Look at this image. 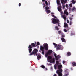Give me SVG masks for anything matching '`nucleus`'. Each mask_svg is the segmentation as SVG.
I'll return each mask as SVG.
<instances>
[{
    "instance_id": "4",
    "label": "nucleus",
    "mask_w": 76,
    "mask_h": 76,
    "mask_svg": "<svg viewBox=\"0 0 76 76\" xmlns=\"http://www.w3.org/2000/svg\"><path fill=\"white\" fill-rule=\"evenodd\" d=\"M38 50L37 49H34L33 51L29 54V56H32L34 54V56H37V52H38Z\"/></svg>"
},
{
    "instance_id": "15",
    "label": "nucleus",
    "mask_w": 76,
    "mask_h": 76,
    "mask_svg": "<svg viewBox=\"0 0 76 76\" xmlns=\"http://www.w3.org/2000/svg\"><path fill=\"white\" fill-rule=\"evenodd\" d=\"M64 28H69V27L68 26V24H67L66 23H64Z\"/></svg>"
},
{
    "instance_id": "18",
    "label": "nucleus",
    "mask_w": 76,
    "mask_h": 76,
    "mask_svg": "<svg viewBox=\"0 0 76 76\" xmlns=\"http://www.w3.org/2000/svg\"><path fill=\"white\" fill-rule=\"evenodd\" d=\"M41 58V56L40 55H38L37 56V58L38 60H39Z\"/></svg>"
},
{
    "instance_id": "41",
    "label": "nucleus",
    "mask_w": 76,
    "mask_h": 76,
    "mask_svg": "<svg viewBox=\"0 0 76 76\" xmlns=\"http://www.w3.org/2000/svg\"><path fill=\"white\" fill-rule=\"evenodd\" d=\"M66 63V61H63V63L64 64V63Z\"/></svg>"
},
{
    "instance_id": "32",
    "label": "nucleus",
    "mask_w": 76,
    "mask_h": 76,
    "mask_svg": "<svg viewBox=\"0 0 76 76\" xmlns=\"http://www.w3.org/2000/svg\"><path fill=\"white\" fill-rule=\"evenodd\" d=\"M41 67L43 69H45V66H44V65H42L41 66Z\"/></svg>"
},
{
    "instance_id": "48",
    "label": "nucleus",
    "mask_w": 76,
    "mask_h": 76,
    "mask_svg": "<svg viewBox=\"0 0 76 76\" xmlns=\"http://www.w3.org/2000/svg\"><path fill=\"white\" fill-rule=\"evenodd\" d=\"M38 45L37 44V45H35V47H37V46H38Z\"/></svg>"
},
{
    "instance_id": "14",
    "label": "nucleus",
    "mask_w": 76,
    "mask_h": 76,
    "mask_svg": "<svg viewBox=\"0 0 76 76\" xmlns=\"http://www.w3.org/2000/svg\"><path fill=\"white\" fill-rule=\"evenodd\" d=\"M62 16L63 19H64L65 20H66V15H62Z\"/></svg>"
},
{
    "instance_id": "19",
    "label": "nucleus",
    "mask_w": 76,
    "mask_h": 76,
    "mask_svg": "<svg viewBox=\"0 0 76 76\" xmlns=\"http://www.w3.org/2000/svg\"><path fill=\"white\" fill-rule=\"evenodd\" d=\"M44 50V48L43 47L41 46V45L40 46V50L41 51L42 50Z\"/></svg>"
},
{
    "instance_id": "49",
    "label": "nucleus",
    "mask_w": 76,
    "mask_h": 76,
    "mask_svg": "<svg viewBox=\"0 0 76 76\" xmlns=\"http://www.w3.org/2000/svg\"><path fill=\"white\" fill-rule=\"evenodd\" d=\"M48 70V69H47V68H45V70Z\"/></svg>"
},
{
    "instance_id": "10",
    "label": "nucleus",
    "mask_w": 76,
    "mask_h": 76,
    "mask_svg": "<svg viewBox=\"0 0 76 76\" xmlns=\"http://www.w3.org/2000/svg\"><path fill=\"white\" fill-rule=\"evenodd\" d=\"M62 48V47L60 45H58L56 48L57 50H61Z\"/></svg>"
},
{
    "instance_id": "34",
    "label": "nucleus",
    "mask_w": 76,
    "mask_h": 76,
    "mask_svg": "<svg viewBox=\"0 0 76 76\" xmlns=\"http://www.w3.org/2000/svg\"><path fill=\"white\" fill-rule=\"evenodd\" d=\"M69 11H72V8L70 7H69Z\"/></svg>"
},
{
    "instance_id": "39",
    "label": "nucleus",
    "mask_w": 76,
    "mask_h": 76,
    "mask_svg": "<svg viewBox=\"0 0 76 76\" xmlns=\"http://www.w3.org/2000/svg\"><path fill=\"white\" fill-rule=\"evenodd\" d=\"M64 32H67V30H66V29H64Z\"/></svg>"
},
{
    "instance_id": "35",
    "label": "nucleus",
    "mask_w": 76,
    "mask_h": 76,
    "mask_svg": "<svg viewBox=\"0 0 76 76\" xmlns=\"http://www.w3.org/2000/svg\"><path fill=\"white\" fill-rule=\"evenodd\" d=\"M69 19H70V21H72V20L73 18L72 17H69Z\"/></svg>"
},
{
    "instance_id": "45",
    "label": "nucleus",
    "mask_w": 76,
    "mask_h": 76,
    "mask_svg": "<svg viewBox=\"0 0 76 76\" xmlns=\"http://www.w3.org/2000/svg\"><path fill=\"white\" fill-rule=\"evenodd\" d=\"M68 75H69V73H67V74L65 75V76H68Z\"/></svg>"
},
{
    "instance_id": "33",
    "label": "nucleus",
    "mask_w": 76,
    "mask_h": 76,
    "mask_svg": "<svg viewBox=\"0 0 76 76\" xmlns=\"http://www.w3.org/2000/svg\"><path fill=\"white\" fill-rule=\"evenodd\" d=\"M45 3L46 6H47L48 5V2H47V1H45Z\"/></svg>"
},
{
    "instance_id": "44",
    "label": "nucleus",
    "mask_w": 76,
    "mask_h": 76,
    "mask_svg": "<svg viewBox=\"0 0 76 76\" xmlns=\"http://www.w3.org/2000/svg\"><path fill=\"white\" fill-rule=\"evenodd\" d=\"M66 22L67 23H69V20H67Z\"/></svg>"
},
{
    "instance_id": "52",
    "label": "nucleus",
    "mask_w": 76,
    "mask_h": 76,
    "mask_svg": "<svg viewBox=\"0 0 76 76\" xmlns=\"http://www.w3.org/2000/svg\"><path fill=\"white\" fill-rule=\"evenodd\" d=\"M52 16H53V17L54 18H55V16H54V15H53Z\"/></svg>"
},
{
    "instance_id": "55",
    "label": "nucleus",
    "mask_w": 76,
    "mask_h": 76,
    "mask_svg": "<svg viewBox=\"0 0 76 76\" xmlns=\"http://www.w3.org/2000/svg\"><path fill=\"white\" fill-rule=\"evenodd\" d=\"M67 1V0H65V1Z\"/></svg>"
},
{
    "instance_id": "54",
    "label": "nucleus",
    "mask_w": 76,
    "mask_h": 76,
    "mask_svg": "<svg viewBox=\"0 0 76 76\" xmlns=\"http://www.w3.org/2000/svg\"><path fill=\"white\" fill-rule=\"evenodd\" d=\"M35 44H37V43H36V42H35Z\"/></svg>"
},
{
    "instance_id": "11",
    "label": "nucleus",
    "mask_w": 76,
    "mask_h": 76,
    "mask_svg": "<svg viewBox=\"0 0 76 76\" xmlns=\"http://www.w3.org/2000/svg\"><path fill=\"white\" fill-rule=\"evenodd\" d=\"M64 14L65 15H66L67 16H68V15H69V13L67 11V10H65L64 11Z\"/></svg>"
},
{
    "instance_id": "38",
    "label": "nucleus",
    "mask_w": 76,
    "mask_h": 76,
    "mask_svg": "<svg viewBox=\"0 0 76 76\" xmlns=\"http://www.w3.org/2000/svg\"><path fill=\"white\" fill-rule=\"evenodd\" d=\"M60 3V1H59V0H57V4Z\"/></svg>"
},
{
    "instance_id": "3",
    "label": "nucleus",
    "mask_w": 76,
    "mask_h": 76,
    "mask_svg": "<svg viewBox=\"0 0 76 76\" xmlns=\"http://www.w3.org/2000/svg\"><path fill=\"white\" fill-rule=\"evenodd\" d=\"M52 22L53 24H56V23H60V21L58 19H56L54 18L52 19Z\"/></svg>"
},
{
    "instance_id": "42",
    "label": "nucleus",
    "mask_w": 76,
    "mask_h": 76,
    "mask_svg": "<svg viewBox=\"0 0 76 76\" xmlns=\"http://www.w3.org/2000/svg\"><path fill=\"white\" fill-rule=\"evenodd\" d=\"M65 6L66 7L67 9V8L68 7V5H67V4H66L65 5Z\"/></svg>"
},
{
    "instance_id": "46",
    "label": "nucleus",
    "mask_w": 76,
    "mask_h": 76,
    "mask_svg": "<svg viewBox=\"0 0 76 76\" xmlns=\"http://www.w3.org/2000/svg\"><path fill=\"white\" fill-rule=\"evenodd\" d=\"M58 23V26H59V27H60V24H59V23Z\"/></svg>"
},
{
    "instance_id": "51",
    "label": "nucleus",
    "mask_w": 76,
    "mask_h": 76,
    "mask_svg": "<svg viewBox=\"0 0 76 76\" xmlns=\"http://www.w3.org/2000/svg\"><path fill=\"white\" fill-rule=\"evenodd\" d=\"M43 3H44V2H45V0H42Z\"/></svg>"
},
{
    "instance_id": "21",
    "label": "nucleus",
    "mask_w": 76,
    "mask_h": 76,
    "mask_svg": "<svg viewBox=\"0 0 76 76\" xmlns=\"http://www.w3.org/2000/svg\"><path fill=\"white\" fill-rule=\"evenodd\" d=\"M72 11H73H73H76V8L75 7H73L72 9Z\"/></svg>"
},
{
    "instance_id": "53",
    "label": "nucleus",
    "mask_w": 76,
    "mask_h": 76,
    "mask_svg": "<svg viewBox=\"0 0 76 76\" xmlns=\"http://www.w3.org/2000/svg\"><path fill=\"white\" fill-rule=\"evenodd\" d=\"M71 70H73V68H71Z\"/></svg>"
},
{
    "instance_id": "20",
    "label": "nucleus",
    "mask_w": 76,
    "mask_h": 76,
    "mask_svg": "<svg viewBox=\"0 0 76 76\" xmlns=\"http://www.w3.org/2000/svg\"><path fill=\"white\" fill-rule=\"evenodd\" d=\"M67 55L68 56H70L71 55V53L68 52L67 53Z\"/></svg>"
},
{
    "instance_id": "13",
    "label": "nucleus",
    "mask_w": 76,
    "mask_h": 76,
    "mask_svg": "<svg viewBox=\"0 0 76 76\" xmlns=\"http://www.w3.org/2000/svg\"><path fill=\"white\" fill-rule=\"evenodd\" d=\"M72 65L73 67H75L76 66V63L75 62H72Z\"/></svg>"
},
{
    "instance_id": "12",
    "label": "nucleus",
    "mask_w": 76,
    "mask_h": 76,
    "mask_svg": "<svg viewBox=\"0 0 76 76\" xmlns=\"http://www.w3.org/2000/svg\"><path fill=\"white\" fill-rule=\"evenodd\" d=\"M49 55H50L51 53H53V51L51 50H50L47 52Z\"/></svg>"
},
{
    "instance_id": "8",
    "label": "nucleus",
    "mask_w": 76,
    "mask_h": 76,
    "mask_svg": "<svg viewBox=\"0 0 76 76\" xmlns=\"http://www.w3.org/2000/svg\"><path fill=\"white\" fill-rule=\"evenodd\" d=\"M61 3L62 4V6L63 9H64V8H65V5L64 4H63V3H66V1H64V0H61Z\"/></svg>"
},
{
    "instance_id": "29",
    "label": "nucleus",
    "mask_w": 76,
    "mask_h": 76,
    "mask_svg": "<svg viewBox=\"0 0 76 76\" xmlns=\"http://www.w3.org/2000/svg\"><path fill=\"white\" fill-rule=\"evenodd\" d=\"M53 45H54V46L55 47H57V45L54 43H53Z\"/></svg>"
},
{
    "instance_id": "27",
    "label": "nucleus",
    "mask_w": 76,
    "mask_h": 76,
    "mask_svg": "<svg viewBox=\"0 0 76 76\" xmlns=\"http://www.w3.org/2000/svg\"><path fill=\"white\" fill-rule=\"evenodd\" d=\"M48 53L47 52L45 55V57H48Z\"/></svg>"
},
{
    "instance_id": "7",
    "label": "nucleus",
    "mask_w": 76,
    "mask_h": 76,
    "mask_svg": "<svg viewBox=\"0 0 76 76\" xmlns=\"http://www.w3.org/2000/svg\"><path fill=\"white\" fill-rule=\"evenodd\" d=\"M48 58L50 60V63H54V60L52 59V57L51 56H49L48 57Z\"/></svg>"
},
{
    "instance_id": "26",
    "label": "nucleus",
    "mask_w": 76,
    "mask_h": 76,
    "mask_svg": "<svg viewBox=\"0 0 76 76\" xmlns=\"http://www.w3.org/2000/svg\"><path fill=\"white\" fill-rule=\"evenodd\" d=\"M58 32L59 34H60V35H61L62 34H63V33H62V32H61V31H58Z\"/></svg>"
},
{
    "instance_id": "25",
    "label": "nucleus",
    "mask_w": 76,
    "mask_h": 76,
    "mask_svg": "<svg viewBox=\"0 0 76 76\" xmlns=\"http://www.w3.org/2000/svg\"><path fill=\"white\" fill-rule=\"evenodd\" d=\"M45 8L46 9V10H48L49 9V7L48 6L46 7Z\"/></svg>"
},
{
    "instance_id": "22",
    "label": "nucleus",
    "mask_w": 76,
    "mask_h": 76,
    "mask_svg": "<svg viewBox=\"0 0 76 76\" xmlns=\"http://www.w3.org/2000/svg\"><path fill=\"white\" fill-rule=\"evenodd\" d=\"M46 12H47V14H48L49 13H51V11L50 10H46Z\"/></svg>"
},
{
    "instance_id": "31",
    "label": "nucleus",
    "mask_w": 76,
    "mask_h": 76,
    "mask_svg": "<svg viewBox=\"0 0 76 76\" xmlns=\"http://www.w3.org/2000/svg\"><path fill=\"white\" fill-rule=\"evenodd\" d=\"M75 0H72V3L73 4H75L76 3V1H75Z\"/></svg>"
},
{
    "instance_id": "30",
    "label": "nucleus",
    "mask_w": 76,
    "mask_h": 76,
    "mask_svg": "<svg viewBox=\"0 0 76 76\" xmlns=\"http://www.w3.org/2000/svg\"><path fill=\"white\" fill-rule=\"evenodd\" d=\"M41 51H42V54L43 55H44V53H45L44 50H42Z\"/></svg>"
},
{
    "instance_id": "9",
    "label": "nucleus",
    "mask_w": 76,
    "mask_h": 76,
    "mask_svg": "<svg viewBox=\"0 0 76 76\" xmlns=\"http://www.w3.org/2000/svg\"><path fill=\"white\" fill-rule=\"evenodd\" d=\"M56 65H55L54 66V68L55 69H56V67H57V65H58V64H61L60 63H59V62H58L57 61H56Z\"/></svg>"
},
{
    "instance_id": "17",
    "label": "nucleus",
    "mask_w": 76,
    "mask_h": 76,
    "mask_svg": "<svg viewBox=\"0 0 76 76\" xmlns=\"http://www.w3.org/2000/svg\"><path fill=\"white\" fill-rule=\"evenodd\" d=\"M61 39L63 42H66V40L63 38H61Z\"/></svg>"
},
{
    "instance_id": "2",
    "label": "nucleus",
    "mask_w": 76,
    "mask_h": 76,
    "mask_svg": "<svg viewBox=\"0 0 76 76\" xmlns=\"http://www.w3.org/2000/svg\"><path fill=\"white\" fill-rule=\"evenodd\" d=\"M31 45H29L28 48H29V52L30 53H31L32 52V49L33 48L32 47H35V44L32 43L31 44Z\"/></svg>"
},
{
    "instance_id": "37",
    "label": "nucleus",
    "mask_w": 76,
    "mask_h": 76,
    "mask_svg": "<svg viewBox=\"0 0 76 76\" xmlns=\"http://www.w3.org/2000/svg\"><path fill=\"white\" fill-rule=\"evenodd\" d=\"M61 37L62 38H64V37H65V35H64V34H63L62 35Z\"/></svg>"
},
{
    "instance_id": "23",
    "label": "nucleus",
    "mask_w": 76,
    "mask_h": 76,
    "mask_svg": "<svg viewBox=\"0 0 76 76\" xmlns=\"http://www.w3.org/2000/svg\"><path fill=\"white\" fill-rule=\"evenodd\" d=\"M57 4H58V5H59V6H60L59 7L60 8H61V4L60 3V2H59V3H58Z\"/></svg>"
},
{
    "instance_id": "47",
    "label": "nucleus",
    "mask_w": 76,
    "mask_h": 76,
    "mask_svg": "<svg viewBox=\"0 0 76 76\" xmlns=\"http://www.w3.org/2000/svg\"><path fill=\"white\" fill-rule=\"evenodd\" d=\"M45 4H44L43 7V8H44V7H45Z\"/></svg>"
},
{
    "instance_id": "16",
    "label": "nucleus",
    "mask_w": 76,
    "mask_h": 76,
    "mask_svg": "<svg viewBox=\"0 0 76 76\" xmlns=\"http://www.w3.org/2000/svg\"><path fill=\"white\" fill-rule=\"evenodd\" d=\"M55 30H57V31H58L60 29V28L58 27L57 26H56L55 27Z\"/></svg>"
},
{
    "instance_id": "40",
    "label": "nucleus",
    "mask_w": 76,
    "mask_h": 76,
    "mask_svg": "<svg viewBox=\"0 0 76 76\" xmlns=\"http://www.w3.org/2000/svg\"><path fill=\"white\" fill-rule=\"evenodd\" d=\"M37 45H39L40 43H39V42H37Z\"/></svg>"
},
{
    "instance_id": "28",
    "label": "nucleus",
    "mask_w": 76,
    "mask_h": 76,
    "mask_svg": "<svg viewBox=\"0 0 76 76\" xmlns=\"http://www.w3.org/2000/svg\"><path fill=\"white\" fill-rule=\"evenodd\" d=\"M73 24V22L72 21H70V23H69V25H72Z\"/></svg>"
},
{
    "instance_id": "43",
    "label": "nucleus",
    "mask_w": 76,
    "mask_h": 76,
    "mask_svg": "<svg viewBox=\"0 0 76 76\" xmlns=\"http://www.w3.org/2000/svg\"><path fill=\"white\" fill-rule=\"evenodd\" d=\"M20 6H21V3H19V6L20 7Z\"/></svg>"
},
{
    "instance_id": "5",
    "label": "nucleus",
    "mask_w": 76,
    "mask_h": 76,
    "mask_svg": "<svg viewBox=\"0 0 76 76\" xmlns=\"http://www.w3.org/2000/svg\"><path fill=\"white\" fill-rule=\"evenodd\" d=\"M54 56L55 58V59L56 60H59L60 58H61V57L59 55H58L57 56V54L54 53Z\"/></svg>"
},
{
    "instance_id": "50",
    "label": "nucleus",
    "mask_w": 76,
    "mask_h": 76,
    "mask_svg": "<svg viewBox=\"0 0 76 76\" xmlns=\"http://www.w3.org/2000/svg\"><path fill=\"white\" fill-rule=\"evenodd\" d=\"M53 76H57V74H54V75H53Z\"/></svg>"
},
{
    "instance_id": "24",
    "label": "nucleus",
    "mask_w": 76,
    "mask_h": 76,
    "mask_svg": "<svg viewBox=\"0 0 76 76\" xmlns=\"http://www.w3.org/2000/svg\"><path fill=\"white\" fill-rule=\"evenodd\" d=\"M58 10L59 12H61L62 10L61 9V8H58Z\"/></svg>"
},
{
    "instance_id": "1",
    "label": "nucleus",
    "mask_w": 76,
    "mask_h": 76,
    "mask_svg": "<svg viewBox=\"0 0 76 76\" xmlns=\"http://www.w3.org/2000/svg\"><path fill=\"white\" fill-rule=\"evenodd\" d=\"M58 70L56 71V73L58 74V76H63V74H62V72H63V70H62V68L63 66L62 65H59L58 66Z\"/></svg>"
},
{
    "instance_id": "36",
    "label": "nucleus",
    "mask_w": 76,
    "mask_h": 76,
    "mask_svg": "<svg viewBox=\"0 0 76 76\" xmlns=\"http://www.w3.org/2000/svg\"><path fill=\"white\" fill-rule=\"evenodd\" d=\"M69 6L70 7H72V4L71 3L69 4Z\"/></svg>"
},
{
    "instance_id": "6",
    "label": "nucleus",
    "mask_w": 76,
    "mask_h": 76,
    "mask_svg": "<svg viewBox=\"0 0 76 76\" xmlns=\"http://www.w3.org/2000/svg\"><path fill=\"white\" fill-rule=\"evenodd\" d=\"M44 48L45 50H48V45L47 43H45L44 45Z\"/></svg>"
}]
</instances>
